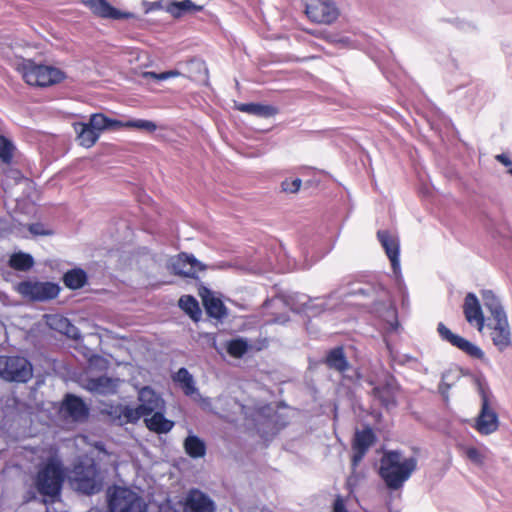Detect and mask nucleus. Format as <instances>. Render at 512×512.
<instances>
[{
    "mask_svg": "<svg viewBox=\"0 0 512 512\" xmlns=\"http://www.w3.org/2000/svg\"><path fill=\"white\" fill-rule=\"evenodd\" d=\"M481 298L487 315H484L477 296L474 293H468L463 303L465 319L479 332L486 327L490 331L489 335L493 344L499 351H503L511 345L512 341L507 313L501 299L492 290L481 291Z\"/></svg>",
    "mask_w": 512,
    "mask_h": 512,
    "instance_id": "f257e3e1",
    "label": "nucleus"
},
{
    "mask_svg": "<svg viewBox=\"0 0 512 512\" xmlns=\"http://www.w3.org/2000/svg\"><path fill=\"white\" fill-rule=\"evenodd\" d=\"M465 457L476 466H483L487 460V450L473 446H464L462 448Z\"/></svg>",
    "mask_w": 512,
    "mask_h": 512,
    "instance_id": "c756f323",
    "label": "nucleus"
},
{
    "mask_svg": "<svg viewBox=\"0 0 512 512\" xmlns=\"http://www.w3.org/2000/svg\"><path fill=\"white\" fill-rule=\"evenodd\" d=\"M135 128L139 130H145L148 132H153L157 129V125L149 120L144 119H137V120H130L126 122L121 121V128Z\"/></svg>",
    "mask_w": 512,
    "mask_h": 512,
    "instance_id": "f704fd0d",
    "label": "nucleus"
},
{
    "mask_svg": "<svg viewBox=\"0 0 512 512\" xmlns=\"http://www.w3.org/2000/svg\"><path fill=\"white\" fill-rule=\"evenodd\" d=\"M437 331L443 340L449 342L452 346L458 348L468 356L475 359H484L485 354L479 346L453 333L443 323L438 324Z\"/></svg>",
    "mask_w": 512,
    "mask_h": 512,
    "instance_id": "9d476101",
    "label": "nucleus"
},
{
    "mask_svg": "<svg viewBox=\"0 0 512 512\" xmlns=\"http://www.w3.org/2000/svg\"><path fill=\"white\" fill-rule=\"evenodd\" d=\"M145 6V13H149L153 10H158V9H164L165 10V6L162 5L161 2H152V3H145L144 4Z\"/></svg>",
    "mask_w": 512,
    "mask_h": 512,
    "instance_id": "37998d69",
    "label": "nucleus"
},
{
    "mask_svg": "<svg viewBox=\"0 0 512 512\" xmlns=\"http://www.w3.org/2000/svg\"><path fill=\"white\" fill-rule=\"evenodd\" d=\"M85 444H86V437H84V436H79V437H77V438H76V445H77L78 447H82V446H83V445H85Z\"/></svg>",
    "mask_w": 512,
    "mask_h": 512,
    "instance_id": "de8ad7c7",
    "label": "nucleus"
},
{
    "mask_svg": "<svg viewBox=\"0 0 512 512\" xmlns=\"http://www.w3.org/2000/svg\"><path fill=\"white\" fill-rule=\"evenodd\" d=\"M101 363H104V360L101 357L95 356L90 359L91 366H98Z\"/></svg>",
    "mask_w": 512,
    "mask_h": 512,
    "instance_id": "49530a36",
    "label": "nucleus"
},
{
    "mask_svg": "<svg viewBox=\"0 0 512 512\" xmlns=\"http://www.w3.org/2000/svg\"><path fill=\"white\" fill-rule=\"evenodd\" d=\"M139 405L116 406L112 407L108 412L112 419L119 424L136 423L144 416H149L158 410H164L165 402L162 397L157 394L151 387L145 386L138 391Z\"/></svg>",
    "mask_w": 512,
    "mask_h": 512,
    "instance_id": "7ed1b4c3",
    "label": "nucleus"
},
{
    "mask_svg": "<svg viewBox=\"0 0 512 512\" xmlns=\"http://www.w3.org/2000/svg\"><path fill=\"white\" fill-rule=\"evenodd\" d=\"M63 479L64 472L61 461L57 456H51L39 468L34 485L41 495L54 499L60 493Z\"/></svg>",
    "mask_w": 512,
    "mask_h": 512,
    "instance_id": "423d86ee",
    "label": "nucleus"
},
{
    "mask_svg": "<svg viewBox=\"0 0 512 512\" xmlns=\"http://www.w3.org/2000/svg\"><path fill=\"white\" fill-rule=\"evenodd\" d=\"M88 123L99 134V136L106 130L121 128V121L108 118L101 113L91 115Z\"/></svg>",
    "mask_w": 512,
    "mask_h": 512,
    "instance_id": "393cba45",
    "label": "nucleus"
},
{
    "mask_svg": "<svg viewBox=\"0 0 512 512\" xmlns=\"http://www.w3.org/2000/svg\"><path fill=\"white\" fill-rule=\"evenodd\" d=\"M15 175V179H18L19 181L26 182L25 179H23L18 172H12Z\"/></svg>",
    "mask_w": 512,
    "mask_h": 512,
    "instance_id": "09e8293b",
    "label": "nucleus"
},
{
    "mask_svg": "<svg viewBox=\"0 0 512 512\" xmlns=\"http://www.w3.org/2000/svg\"><path fill=\"white\" fill-rule=\"evenodd\" d=\"M121 384L122 381L119 379L102 376L99 378L88 379L83 385L92 393L110 395L116 393Z\"/></svg>",
    "mask_w": 512,
    "mask_h": 512,
    "instance_id": "dca6fc26",
    "label": "nucleus"
},
{
    "mask_svg": "<svg viewBox=\"0 0 512 512\" xmlns=\"http://www.w3.org/2000/svg\"><path fill=\"white\" fill-rule=\"evenodd\" d=\"M81 2L90 9L94 15L101 18L115 20L134 18L133 13L118 10L112 7L106 0H81Z\"/></svg>",
    "mask_w": 512,
    "mask_h": 512,
    "instance_id": "ddd939ff",
    "label": "nucleus"
},
{
    "mask_svg": "<svg viewBox=\"0 0 512 512\" xmlns=\"http://www.w3.org/2000/svg\"><path fill=\"white\" fill-rule=\"evenodd\" d=\"M241 413L243 414L245 417H252L254 418L255 417V414L253 411L250 410L249 407L247 406H244V405H241L237 402H233V411H232V415H229V414H223V416L229 418L230 420L232 421H236L238 420L237 417H234L233 415L237 414V413Z\"/></svg>",
    "mask_w": 512,
    "mask_h": 512,
    "instance_id": "e433bc0d",
    "label": "nucleus"
},
{
    "mask_svg": "<svg viewBox=\"0 0 512 512\" xmlns=\"http://www.w3.org/2000/svg\"><path fill=\"white\" fill-rule=\"evenodd\" d=\"M204 4L192 0L173 1L165 5V11L174 18H180L187 14H194L202 11Z\"/></svg>",
    "mask_w": 512,
    "mask_h": 512,
    "instance_id": "a211bd4d",
    "label": "nucleus"
},
{
    "mask_svg": "<svg viewBox=\"0 0 512 512\" xmlns=\"http://www.w3.org/2000/svg\"><path fill=\"white\" fill-rule=\"evenodd\" d=\"M170 268L175 274L185 277H197L199 272L205 270V265L198 261L193 255L180 254L170 259Z\"/></svg>",
    "mask_w": 512,
    "mask_h": 512,
    "instance_id": "9b49d317",
    "label": "nucleus"
},
{
    "mask_svg": "<svg viewBox=\"0 0 512 512\" xmlns=\"http://www.w3.org/2000/svg\"><path fill=\"white\" fill-rule=\"evenodd\" d=\"M236 108L241 112L261 118H270L278 113L276 107L259 103H240L236 105Z\"/></svg>",
    "mask_w": 512,
    "mask_h": 512,
    "instance_id": "b1692460",
    "label": "nucleus"
},
{
    "mask_svg": "<svg viewBox=\"0 0 512 512\" xmlns=\"http://www.w3.org/2000/svg\"><path fill=\"white\" fill-rule=\"evenodd\" d=\"M13 146L5 137L0 135V158L7 162L12 156Z\"/></svg>",
    "mask_w": 512,
    "mask_h": 512,
    "instance_id": "4c0bfd02",
    "label": "nucleus"
},
{
    "mask_svg": "<svg viewBox=\"0 0 512 512\" xmlns=\"http://www.w3.org/2000/svg\"><path fill=\"white\" fill-rule=\"evenodd\" d=\"M180 308L187 313L194 321H197L201 316V309L198 302L192 296L186 295L179 299Z\"/></svg>",
    "mask_w": 512,
    "mask_h": 512,
    "instance_id": "c85d7f7f",
    "label": "nucleus"
},
{
    "mask_svg": "<svg viewBox=\"0 0 512 512\" xmlns=\"http://www.w3.org/2000/svg\"><path fill=\"white\" fill-rule=\"evenodd\" d=\"M195 400H198L200 402L201 407L206 411H211L215 413H220L218 407L216 405H213L212 400L209 398H203L201 397L197 392L193 395Z\"/></svg>",
    "mask_w": 512,
    "mask_h": 512,
    "instance_id": "ea45409f",
    "label": "nucleus"
},
{
    "mask_svg": "<svg viewBox=\"0 0 512 512\" xmlns=\"http://www.w3.org/2000/svg\"><path fill=\"white\" fill-rule=\"evenodd\" d=\"M173 380L180 386L184 393L188 396L196 394L195 382L192 375L185 369H179L173 376Z\"/></svg>",
    "mask_w": 512,
    "mask_h": 512,
    "instance_id": "bb28decb",
    "label": "nucleus"
},
{
    "mask_svg": "<svg viewBox=\"0 0 512 512\" xmlns=\"http://www.w3.org/2000/svg\"><path fill=\"white\" fill-rule=\"evenodd\" d=\"M163 411H155L150 417L144 416L145 424L149 430L161 434L167 433L173 428L174 422L165 418Z\"/></svg>",
    "mask_w": 512,
    "mask_h": 512,
    "instance_id": "4be33fe9",
    "label": "nucleus"
},
{
    "mask_svg": "<svg viewBox=\"0 0 512 512\" xmlns=\"http://www.w3.org/2000/svg\"><path fill=\"white\" fill-rule=\"evenodd\" d=\"M374 391L375 394L385 405H389L390 403L394 402L393 392L390 388H388L387 390H381L380 388L377 387L374 389Z\"/></svg>",
    "mask_w": 512,
    "mask_h": 512,
    "instance_id": "a19ab883",
    "label": "nucleus"
},
{
    "mask_svg": "<svg viewBox=\"0 0 512 512\" xmlns=\"http://www.w3.org/2000/svg\"><path fill=\"white\" fill-rule=\"evenodd\" d=\"M64 416H68L75 421L82 420L87 415V408L83 401L73 395H68L60 409Z\"/></svg>",
    "mask_w": 512,
    "mask_h": 512,
    "instance_id": "412c9836",
    "label": "nucleus"
},
{
    "mask_svg": "<svg viewBox=\"0 0 512 512\" xmlns=\"http://www.w3.org/2000/svg\"><path fill=\"white\" fill-rule=\"evenodd\" d=\"M305 8L307 16L317 23L330 24L339 16L338 8L332 0H306Z\"/></svg>",
    "mask_w": 512,
    "mask_h": 512,
    "instance_id": "1a4fd4ad",
    "label": "nucleus"
},
{
    "mask_svg": "<svg viewBox=\"0 0 512 512\" xmlns=\"http://www.w3.org/2000/svg\"><path fill=\"white\" fill-rule=\"evenodd\" d=\"M58 285L51 282L23 281L16 285V291L24 298L37 301L53 299L59 294Z\"/></svg>",
    "mask_w": 512,
    "mask_h": 512,
    "instance_id": "6e6552de",
    "label": "nucleus"
},
{
    "mask_svg": "<svg viewBox=\"0 0 512 512\" xmlns=\"http://www.w3.org/2000/svg\"><path fill=\"white\" fill-rule=\"evenodd\" d=\"M86 282V273L81 269H72L64 275V283L70 289H79Z\"/></svg>",
    "mask_w": 512,
    "mask_h": 512,
    "instance_id": "2f4dec72",
    "label": "nucleus"
},
{
    "mask_svg": "<svg viewBox=\"0 0 512 512\" xmlns=\"http://www.w3.org/2000/svg\"><path fill=\"white\" fill-rule=\"evenodd\" d=\"M13 66L30 86L46 87L66 79L65 72L57 67L37 64L23 58H16Z\"/></svg>",
    "mask_w": 512,
    "mask_h": 512,
    "instance_id": "39448f33",
    "label": "nucleus"
},
{
    "mask_svg": "<svg viewBox=\"0 0 512 512\" xmlns=\"http://www.w3.org/2000/svg\"><path fill=\"white\" fill-rule=\"evenodd\" d=\"M374 435L371 429H364L355 434L353 449L354 454L352 457V464L356 466L364 456L367 449L373 443Z\"/></svg>",
    "mask_w": 512,
    "mask_h": 512,
    "instance_id": "f3484780",
    "label": "nucleus"
},
{
    "mask_svg": "<svg viewBox=\"0 0 512 512\" xmlns=\"http://www.w3.org/2000/svg\"><path fill=\"white\" fill-rule=\"evenodd\" d=\"M29 230L34 235H50L51 231L44 227V225L40 223L32 224L29 226Z\"/></svg>",
    "mask_w": 512,
    "mask_h": 512,
    "instance_id": "79ce46f5",
    "label": "nucleus"
},
{
    "mask_svg": "<svg viewBox=\"0 0 512 512\" xmlns=\"http://www.w3.org/2000/svg\"><path fill=\"white\" fill-rule=\"evenodd\" d=\"M186 453L192 458H200L205 455L206 446L202 439L194 434H189L184 441Z\"/></svg>",
    "mask_w": 512,
    "mask_h": 512,
    "instance_id": "cd10ccee",
    "label": "nucleus"
},
{
    "mask_svg": "<svg viewBox=\"0 0 512 512\" xmlns=\"http://www.w3.org/2000/svg\"><path fill=\"white\" fill-rule=\"evenodd\" d=\"M378 239L381 242L386 255L388 256L394 274L396 277L400 275V261H399V240L387 231H379Z\"/></svg>",
    "mask_w": 512,
    "mask_h": 512,
    "instance_id": "2eb2a0df",
    "label": "nucleus"
},
{
    "mask_svg": "<svg viewBox=\"0 0 512 512\" xmlns=\"http://www.w3.org/2000/svg\"><path fill=\"white\" fill-rule=\"evenodd\" d=\"M183 512H213L214 502L205 493L198 489L187 492L182 502Z\"/></svg>",
    "mask_w": 512,
    "mask_h": 512,
    "instance_id": "f8f14e48",
    "label": "nucleus"
},
{
    "mask_svg": "<svg viewBox=\"0 0 512 512\" xmlns=\"http://www.w3.org/2000/svg\"><path fill=\"white\" fill-rule=\"evenodd\" d=\"M226 349L232 357L240 358L246 353L248 344L243 339H234L226 343Z\"/></svg>",
    "mask_w": 512,
    "mask_h": 512,
    "instance_id": "72a5a7b5",
    "label": "nucleus"
},
{
    "mask_svg": "<svg viewBox=\"0 0 512 512\" xmlns=\"http://www.w3.org/2000/svg\"><path fill=\"white\" fill-rule=\"evenodd\" d=\"M475 428L483 435L495 432L498 428L497 414L490 408L486 395L482 392V409L478 416Z\"/></svg>",
    "mask_w": 512,
    "mask_h": 512,
    "instance_id": "4468645a",
    "label": "nucleus"
},
{
    "mask_svg": "<svg viewBox=\"0 0 512 512\" xmlns=\"http://www.w3.org/2000/svg\"><path fill=\"white\" fill-rule=\"evenodd\" d=\"M302 185V180L300 178L294 179H285L281 183V189L285 193H297Z\"/></svg>",
    "mask_w": 512,
    "mask_h": 512,
    "instance_id": "c9c22d12",
    "label": "nucleus"
},
{
    "mask_svg": "<svg viewBox=\"0 0 512 512\" xmlns=\"http://www.w3.org/2000/svg\"><path fill=\"white\" fill-rule=\"evenodd\" d=\"M327 363L332 368H335L341 372L344 371L347 367V362L345 360L342 349L337 348L332 350L327 357Z\"/></svg>",
    "mask_w": 512,
    "mask_h": 512,
    "instance_id": "473e14b6",
    "label": "nucleus"
},
{
    "mask_svg": "<svg viewBox=\"0 0 512 512\" xmlns=\"http://www.w3.org/2000/svg\"><path fill=\"white\" fill-rule=\"evenodd\" d=\"M418 460L400 452H388L381 460L380 474L390 489L400 488L416 470Z\"/></svg>",
    "mask_w": 512,
    "mask_h": 512,
    "instance_id": "20e7f679",
    "label": "nucleus"
},
{
    "mask_svg": "<svg viewBox=\"0 0 512 512\" xmlns=\"http://www.w3.org/2000/svg\"><path fill=\"white\" fill-rule=\"evenodd\" d=\"M9 264L16 270L27 271L33 266L34 260L31 255L18 252L11 255Z\"/></svg>",
    "mask_w": 512,
    "mask_h": 512,
    "instance_id": "7c9ffc66",
    "label": "nucleus"
},
{
    "mask_svg": "<svg viewBox=\"0 0 512 512\" xmlns=\"http://www.w3.org/2000/svg\"><path fill=\"white\" fill-rule=\"evenodd\" d=\"M291 309L296 312H305L309 315H315L324 310V302L319 299L311 300L306 295H296L295 300L289 302Z\"/></svg>",
    "mask_w": 512,
    "mask_h": 512,
    "instance_id": "aec40b11",
    "label": "nucleus"
},
{
    "mask_svg": "<svg viewBox=\"0 0 512 512\" xmlns=\"http://www.w3.org/2000/svg\"><path fill=\"white\" fill-rule=\"evenodd\" d=\"M145 78H153L155 80H167L169 78H175L181 76L178 70H170L162 73L145 72L143 74Z\"/></svg>",
    "mask_w": 512,
    "mask_h": 512,
    "instance_id": "58836bf2",
    "label": "nucleus"
},
{
    "mask_svg": "<svg viewBox=\"0 0 512 512\" xmlns=\"http://www.w3.org/2000/svg\"><path fill=\"white\" fill-rule=\"evenodd\" d=\"M47 324L61 333L77 339L80 335L78 329L71 325L69 321L66 318L60 317V316H50L47 319Z\"/></svg>",
    "mask_w": 512,
    "mask_h": 512,
    "instance_id": "a878e982",
    "label": "nucleus"
},
{
    "mask_svg": "<svg viewBox=\"0 0 512 512\" xmlns=\"http://www.w3.org/2000/svg\"><path fill=\"white\" fill-rule=\"evenodd\" d=\"M74 130L77 134L79 144L85 148L92 147L100 137L99 134L89 125L88 122L75 123Z\"/></svg>",
    "mask_w": 512,
    "mask_h": 512,
    "instance_id": "5701e85b",
    "label": "nucleus"
},
{
    "mask_svg": "<svg viewBox=\"0 0 512 512\" xmlns=\"http://www.w3.org/2000/svg\"><path fill=\"white\" fill-rule=\"evenodd\" d=\"M266 512H271L270 510H267Z\"/></svg>",
    "mask_w": 512,
    "mask_h": 512,
    "instance_id": "603ef678",
    "label": "nucleus"
},
{
    "mask_svg": "<svg viewBox=\"0 0 512 512\" xmlns=\"http://www.w3.org/2000/svg\"><path fill=\"white\" fill-rule=\"evenodd\" d=\"M33 375L31 363L20 356L0 355V377L10 382H27Z\"/></svg>",
    "mask_w": 512,
    "mask_h": 512,
    "instance_id": "0eeeda50",
    "label": "nucleus"
},
{
    "mask_svg": "<svg viewBox=\"0 0 512 512\" xmlns=\"http://www.w3.org/2000/svg\"><path fill=\"white\" fill-rule=\"evenodd\" d=\"M199 295L202 298L203 305L207 313L214 318H222L226 314L222 301L205 287L199 289Z\"/></svg>",
    "mask_w": 512,
    "mask_h": 512,
    "instance_id": "6ab92c4d",
    "label": "nucleus"
},
{
    "mask_svg": "<svg viewBox=\"0 0 512 512\" xmlns=\"http://www.w3.org/2000/svg\"><path fill=\"white\" fill-rule=\"evenodd\" d=\"M265 410H266V408H264V407L258 408L257 413L260 415L266 416Z\"/></svg>",
    "mask_w": 512,
    "mask_h": 512,
    "instance_id": "8fccbe9b",
    "label": "nucleus"
},
{
    "mask_svg": "<svg viewBox=\"0 0 512 512\" xmlns=\"http://www.w3.org/2000/svg\"><path fill=\"white\" fill-rule=\"evenodd\" d=\"M87 452L90 456H86L85 459L75 464L74 469L68 475V479L75 490L85 494H93L98 492L102 486V478L95 468L94 458L100 459V455H105L106 452L98 444L89 445Z\"/></svg>",
    "mask_w": 512,
    "mask_h": 512,
    "instance_id": "f03ea898",
    "label": "nucleus"
},
{
    "mask_svg": "<svg viewBox=\"0 0 512 512\" xmlns=\"http://www.w3.org/2000/svg\"><path fill=\"white\" fill-rule=\"evenodd\" d=\"M332 512H349V511L346 509L343 500L341 498H337L334 502Z\"/></svg>",
    "mask_w": 512,
    "mask_h": 512,
    "instance_id": "c03bdc74",
    "label": "nucleus"
},
{
    "mask_svg": "<svg viewBox=\"0 0 512 512\" xmlns=\"http://www.w3.org/2000/svg\"><path fill=\"white\" fill-rule=\"evenodd\" d=\"M509 173L512 175V168L509 169Z\"/></svg>",
    "mask_w": 512,
    "mask_h": 512,
    "instance_id": "3c124183",
    "label": "nucleus"
},
{
    "mask_svg": "<svg viewBox=\"0 0 512 512\" xmlns=\"http://www.w3.org/2000/svg\"><path fill=\"white\" fill-rule=\"evenodd\" d=\"M496 160L498 162H500L501 164H503L504 166H511L512 165V161L510 160V158L506 155V154H498L495 156Z\"/></svg>",
    "mask_w": 512,
    "mask_h": 512,
    "instance_id": "a18cd8bd",
    "label": "nucleus"
}]
</instances>
